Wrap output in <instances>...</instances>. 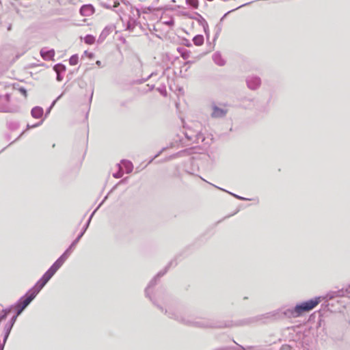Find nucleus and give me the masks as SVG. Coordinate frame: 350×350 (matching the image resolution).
<instances>
[{"instance_id": "nucleus-4", "label": "nucleus", "mask_w": 350, "mask_h": 350, "mask_svg": "<svg viewBox=\"0 0 350 350\" xmlns=\"http://www.w3.org/2000/svg\"><path fill=\"white\" fill-rule=\"evenodd\" d=\"M10 94H5L0 95V112L3 113H13L15 111L10 106Z\"/></svg>"}, {"instance_id": "nucleus-10", "label": "nucleus", "mask_w": 350, "mask_h": 350, "mask_svg": "<svg viewBox=\"0 0 350 350\" xmlns=\"http://www.w3.org/2000/svg\"><path fill=\"white\" fill-rule=\"evenodd\" d=\"M213 59L214 62L219 66H222L226 64V61L223 59L219 52H216L213 55Z\"/></svg>"}, {"instance_id": "nucleus-6", "label": "nucleus", "mask_w": 350, "mask_h": 350, "mask_svg": "<svg viewBox=\"0 0 350 350\" xmlns=\"http://www.w3.org/2000/svg\"><path fill=\"white\" fill-rule=\"evenodd\" d=\"M227 113L228 109L226 108L219 107L215 104L212 105V113H211V116L213 118H223L226 116Z\"/></svg>"}, {"instance_id": "nucleus-1", "label": "nucleus", "mask_w": 350, "mask_h": 350, "mask_svg": "<svg viewBox=\"0 0 350 350\" xmlns=\"http://www.w3.org/2000/svg\"><path fill=\"white\" fill-rule=\"evenodd\" d=\"M68 257V252H66L62 255L55 263L50 267V269L43 275L40 280H39L33 288H31L26 295L20 300L19 305L21 309L18 312L19 314L36 297L40 290L46 284L50 279L54 275L56 271L62 267Z\"/></svg>"}, {"instance_id": "nucleus-19", "label": "nucleus", "mask_w": 350, "mask_h": 350, "mask_svg": "<svg viewBox=\"0 0 350 350\" xmlns=\"http://www.w3.org/2000/svg\"><path fill=\"white\" fill-rule=\"evenodd\" d=\"M247 3H245V4L241 5H239V6L237 7L236 8L232 9V10L228 11V12H226V14H225L221 17V20H220V21H222L223 20H224V18H225V17H226V16L229 13H230L231 12H233V11H234V10H237V9H239V8H241V7H243V6H244V5H247Z\"/></svg>"}, {"instance_id": "nucleus-33", "label": "nucleus", "mask_w": 350, "mask_h": 350, "mask_svg": "<svg viewBox=\"0 0 350 350\" xmlns=\"http://www.w3.org/2000/svg\"><path fill=\"white\" fill-rule=\"evenodd\" d=\"M168 23H169V24H173V23H174V22H173V21H170Z\"/></svg>"}, {"instance_id": "nucleus-34", "label": "nucleus", "mask_w": 350, "mask_h": 350, "mask_svg": "<svg viewBox=\"0 0 350 350\" xmlns=\"http://www.w3.org/2000/svg\"><path fill=\"white\" fill-rule=\"evenodd\" d=\"M190 45H191V44H189V42H187V46H189Z\"/></svg>"}, {"instance_id": "nucleus-11", "label": "nucleus", "mask_w": 350, "mask_h": 350, "mask_svg": "<svg viewBox=\"0 0 350 350\" xmlns=\"http://www.w3.org/2000/svg\"><path fill=\"white\" fill-rule=\"evenodd\" d=\"M31 114L34 118H40L43 115V109L41 107H34L31 111Z\"/></svg>"}, {"instance_id": "nucleus-35", "label": "nucleus", "mask_w": 350, "mask_h": 350, "mask_svg": "<svg viewBox=\"0 0 350 350\" xmlns=\"http://www.w3.org/2000/svg\"><path fill=\"white\" fill-rule=\"evenodd\" d=\"M190 45H191V44H189V42H187V46H189Z\"/></svg>"}, {"instance_id": "nucleus-2", "label": "nucleus", "mask_w": 350, "mask_h": 350, "mask_svg": "<svg viewBox=\"0 0 350 350\" xmlns=\"http://www.w3.org/2000/svg\"><path fill=\"white\" fill-rule=\"evenodd\" d=\"M321 302V297H315L314 299L308 300L297 304L293 311L294 317H299L305 312H308L316 308Z\"/></svg>"}, {"instance_id": "nucleus-36", "label": "nucleus", "mask_w": 350, "mask_h": 350, "mask_svg": "<svg viewBox=\"0 0 350 350\" xmlns=\"http://www.w3.org/2000/svg\"><path fill=\"white\" fill-rule=\"evenodd\" d=\"M159 0H157V1H158Z\"/></svg>"}, {"instance_id": "nucleus-8", "label": "nucleus", "mask_w": 350, "mask_h": 350, "mask_svg": "<svg viewBox=\"0 0 350 350\" xmlns=\"http://www.w3.org/2000/svg\"><path fill=\"white\" fill-rule=\"evenodd\" d=\"M40 55L44 60H51L55 55V51L53 49L46 50L42 49L40 50Z\"/></svg>"}, {"instance_id": "nucleus-5", "label": "nucleus", "mask_w": 350, "mask_h": 350, "mask_svg": "<svg viewBox=\"0 0 350 350\" xmlns=\"http://www.w3.org/2000/svg\"><path fill=\"white\" fill-rule=\"evenodd\" d=\"M247 86L252 90H257L261 85V79L256 75L248 76L246 78Z\"/></svg>"}, {"instance_id": "nucleus-32", "label": "nucleus", "mask_w": 350, "mask_h": 350, "mask_svg": "<svg viewBox=\"0 0 350 350\" xmlns=\"http://www.w3.org/2000/svg\"><path fill=\"white\" fill-rule=\"evenodd\" d=\"M92 96H93V92H92V94H91V96H90V100H92Z\"/></svg>"}, {"instance_id": "nucleus-16", "label": "nucleus", "mask_w": 350, "mask_h": 350, "mask_svg": "<svg viewBox=\"0 0 350 350\" xmlns=\"http://www.w3.org/2000/svg\"><path fill=\"white\" fill-rule=\"evenodd\" d=\"M79 62V57L77 54L72 55L69 59V63L72 66L77 65Z\"/></svg>"}, {"instance_id": "nucleus-3", "label": "nucleus", "mask_w": 350, "mask_h": 350, "mask_svg": "<svg viewBox=\"0 0 350 350\" xmlns=\"http://www.w3.org/2000/svg\"><path fill=\"white\" fill-rule=\"evenodd\" d=\"M118 172L112 175H124V174H130L133 170V165L131 161L122 159L120 163H117Z\"/></svg>"}, {"instance_id": "nucleus-13", "label": "nucleus", "mask_w": 350, "mask_h": 350, "mask_svg": "<svg viewBox=\"0 0 350 350\" xmlns=\"http://www.w3.org/2000/svg\"><path fill=\"white\" fill-rule=\"evenodd\" d=\"M53 70L56 73H62L66 71V68L65 65L58 63L53 66Z\"/></svg>"}, {"instance_id": "nucleus-21", "label": "nucleus", "mask_w": 350, "mask_h": 350, "mask_svg": "<svg viewBox=\"0 0 350 350\" xmlns=\"http://www.w3.org/2000/svg\"><path fill=\"white\" fill-rule=\"evenodd\" d=\"M12 326V323L7 324L5 325L4 329L5 330V338L8 337L9 332H10Z\"/></svg>"}, {"instance_id": "nucleus-26", "label": "nucleus", "mask_w": 350, "mask_h": 350, "mask_svg": "<svg viewBox=\"0 0 350 350\" xmlns=\"http://www.w3.org/2000/svg\"><path fill=\"white\" fill-rule=\"evenodd\" d=\"M96 64L98 66H99V67H102V63H101V62H100V60H97V61L96 62Z\"/></svg>"}, {"instance_id": "nucleus-29", "label": "nucleus", "mask_w": 350, "mask_h": 350, "mask_svg": "<svg viewBox=\"0 0 350 350\" xmlns=\"http://www.w3.org/2000/svg\"><path fill=\"white\" fill-rule=\"evenodd\" d=\"M200 133H198V134L196 135V137L198 139L199 138V137H200Z\"/></svg>"}, {"instance_id": "nucleus-20", "label": "nucleus", "mask_w": 350, "mask_h": 350, "mask_svg": "<svg viewBox=\"0 0 350 350\" xmlns=\"http://www.w3.org/2000/svg\"><path fill=\"white\" fill-rule=\"evenodd\" d=\"M62 94L59 95L53 102L52 103L51 105L49 107V109L46 110V114L49 113L51 111V109L55 105L56 101L62 97Z\"/></svg>"}, {"instance_id": "nucleus-15", "label": "nucleus", "mask_w": 350, "mask_h": 350, "mask_svg": "<svg viewBox=\"0 0 350 350\" xmlns=\"http://www.w3.org/2000/svg\"><path fill=\"white\" fill-rule=\"evenodd\" d=\"M84 42L88 44H92L95 42V37L92 35L88 34L85 36Z\"/></svg>"}, {"instance_id": "nucleus-17", "label": "nucleus", "mask_w": 350, "mask_h": 350, "mask_svg": "<svg viewBox=\"0 0 350 350\" xmlns=\"http://www.w3.org/2000/svg\"><path fill=\"white\" fill-rule=\"evenodd\" d=\"M187 3L190 5L193 8H198V0H187Z\"/></svg>"}, {"instance_id": "nucleus-7", "label": "nucleus", "mask_w": 350, "mask_h": 350, "mask_svg": "<svg viewBox=\"0 0 350 350\" xmlns=\"http://www.w3.org/2000/svg\"><path fill=\"white\" fill-rule=\"evenodd\" d=\"M80 14L83 16H90L94 12V8L91 4H85L81 7Z\"/></svg>"}, {"instance_id": "nucleus-14", "label": "nucleus", "mask_w": 350, "mask_h": 350, "mask_svg": "<svg viewBox=\"0 0 350 350\" xmlns=\"http://www.w3.org/2000/svg\"><path fill=\"white\" fill-rule=\"evenodd\" d=\"M204 36L202 35H196L193 38V42L196 46H201L204 43Z\"/></svg>"}, {"instance_id": "nucleus-28", "label": "nucleus", "mask_w": 350, "mask_h": 350, "mask_svg": "<svg viewBox=\"0 0 350 350\" xmlns=\"http://www.w3.org/2000/svg\"><path fill=\"white\" fill-rule=\"evenodd\" d=\"M135 11H136V13H137V16H139L140 13H139V10L136 9V10H135Z\"/></svg>"}, {"instance_id": "nucleus-31", "label": "nucleus", "mask_w": 350, "mask_h": 350, "mask_svg": "<svg viewBox=\"0 0 350 350\" xmlns=\"http://www.w3.org/2000/svg\"><path fill=\"white\" fill-rule=\"evenodd\" d=\"M182 57H183V59H186L187 57V56H185V55H182Z\"/></svg>"}, {"instance_id": "nucleus-23", "label": "nucleus", "mask_w": 350, "mask_h": 350, "mask_svg": "<svg viewBox=\"0 0 350 350\" xmlns=\"http://www.w3.org/2000/svg\"><path fill=\"white\" fill-rule=\"evenodd\" d=\"M57 74V77H56V79L57 81H62L63 80V75H62V73H56Z\"/></svg>"}, {"instance_id": "nucleus-27", "label": "nucleus", "mask_w": 350, "mask_h": 350, "mask_svg": "<svg viewBox=\"0 0 350 350\" xmlns=\"http://www.w3.org/2000/svg\"><path fill=\"white\" fill-rule=\"evenodd\" d=\"M185 137L189 139V140H191L192 139V137L191 136H189L187 133H185Z\"/></svg>"}, {"instance_id": "nucleus-9", "label": "nucleus", "mask_w": 350, "mask_h": 350, "mask_svg": "<svg viewBox=\"0 0 350 350\" xmlns=\"http://www.w3.org/2000/svg\"><path fill=\"white\" fill-rule=\"evenodd\" d=\"M137 25H141L139 22L137 21V20L134 18L129 17L127 24H126V30H129L130 31H133L134 28L137 27Z\"/></svg>"}, {"instance_id": "nucleus-30", "label": "nucleus", "mask_w": 350, "mask_h": 350, "mask_svg": "<svg viewBox=\"0 0 350 350\" xmlns=\"http://www.w3.org/2000/svg\"><path fill=\"white\" fill-rule=\"evenodd\" d=\"M11 28H12V27H11V25H10V26L8 27V30H9V31H10V30H11Z\"/></svg>"}, {"instance_id": "nucleus-25", "label": "nucleus", "mask_w": 350, "mask_h": 350, "mask_svg": "<svg viewBox=\"0 0 350 350\" xmlns=\"http://www.w3.org/2000/svg\"><path fill=\"white\" fill-rule=\"evenodd\" d=\"M42 122V121H41L40 122H39L38 124H36L31 126V128H34V127L38 126H40ZM27 127L30 128V126L28 124Z\"/></svg>"}, {"instance_id": "nucleus-24", "label": "nucleus", "mask_w": 350, "mask_h": 350, "mask_svg": "<svg viewBox=\"0 0 350 350\" xmlns=\"http://www.w3.org/2000/svg\"><path fill=\"white\" fill-rule=\"evenodd\" d=\"M165 149H166L165 148H163V149H162V150H161L159 153H157V154H155V156L154 157V158H153V159H152L149 161V163L152 162V161H153V159H154L155 158H157V157L161 154V152L162 151H163L164 150H165Z\"/></svg>"}, {"instance_id": "nucleus-18", "label": "nucleus", "mask_w": 350, "mask_h": 350, "mask_svg": "<svg viewBox=\"0 0 350 350\" xmlns=\"http://www.w3.org/2000/svg\"><path fill=\"white\" fill-rule=\"evenodd\" d=\"M14 88L16 89V88L14 86ZM18 92L25 96V98H27V91L24 87H18L17 88Z\"/></svg>"}, {"instance_id": "nucleus-22", "label": "nucleus", "mask_w": 350, "mask_h": 350, "mask_svg": "<svg viewBox=\"0 0 350 350\" xmlns=\"http://www.w3.org/2000/svg\"><path fill=\"white\" fill-rule=\"evenodd\" d=\"M8 312L3 310L0 314V323H1L7 317Z\"/></svg>"}, {"instance_id": "nucleus-12", "label": "nucleus", "mask_w": 350, "mask_h": 350, "mask_svg": "<svg viewBox=\"0 0 350 350\" xmlns=\"http://www.w3.org/2000/svg\"><path fill=\"white\" fill-rule=\"evenodd\" d=\"M111 31L112 28L111 27H106L100 34L98 42H103Z\"/></svg>"}]
</instances>
